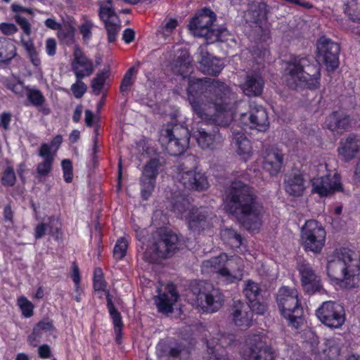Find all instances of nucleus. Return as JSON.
Listing matches in <instances>:
<instances>
[{"mask_svg":"<svg viewBox=\"0 0 360 360\" xmlns=\"http://www.w3.org/2000/svg\"><path fill=\"white\" fill-rule=\"evenodd\" d=\"M224 281L233 283L242 280L243 277V264L240 257L233 256L227 259Z\"/></svg>","mask_w":360,"mask_h":360,"instance_id":"obj_28","label":"nucleus"},{"mask_svg":"<svg viewBox=\"0 0 360 360\" xmlns=\"http://www.w3.org/2000/svg\"><path fill=\"white\" fill-rule=\"evenodd\" d=\"M222 239L231 247L239 248L242 245V237L232 229H225L221 233Z\"/></svg>","mask_w":360,"mask_h":360,"instance_id":"obj_41","label":"nucleus"},{"mask_svg":"<svg viewBox=\"0 0 360 360\" xmlns=\"http://www.w3.org/2000/svg\"><path fill=\"white\" fill-rule=\"evenodd\" d=\"M283 165V154L278 149L269 150L263 162L264 169L271 176L276 175Z\"/></svg>","mask_w":360,"mask_h":360,"instance_id":"obj_34","label":"nucleus"},{"mask_svg":"<svg viewBox=\"0 0 360 360\" xmlns=\"http://www.w3.org/2000/svg\"><path fill=\"white\" fill-rule=\"evenodd\" d=\"M135 68L134 67H131L124 74L120 87V90L122 94H128L134 83L133 76L135 74Z\"/></svg>","mask_w":360,"mask_h":360,"instance_id":"obj_44","label":"nucleus"},{"mask_svg":"<svg viewBox=\"0 0 360 360\" xmlns=\"http://www.w3.org/2000/svg\"><path fill=\"white\" fill-rule=\"evenodd\" d=\"M284 190L289 195L300 197L305 189V180L302 174L299 172H292L285 176L283 181Z\"/></svg>","mask_w":360,"mask_h":360,"instance_id":"obj_25","label":"nucleus"},{"mask_svg":"<svg viewBox=\"0 0 360 360\" xmlns=\"http://www.w3.org/2000/svg\"><path fill=\"white\" fill-rule=\"evenodd\" d=\"M53 329L51 321H41L39 322L33 328L32 333L28 336L27 341L33 347L37 346L44 335Z\"/></svg>","mask_w":360,"mask_h":360,"instance_id":"obj_36","label":"nucleus"},{"mask_svg":"<svg viewBox=\"0 0 360 360\" xmlns=\"http://www.w3.org/2000/svg\"><path fill=\"white\" fill-rule=\"evenodd\" d=\"M53 160H51V158H48L46 160L44 159V161L39 163L37 166V172L40 176H45L49 174L53 166Z\"/></svg>","mask_w":360,"mask_h":360,"instance_id":"obj_54","label":"nucleus"},{"mask_svg":"<svg viewBox=\"0 0 360 360\" xmlns=\"http://www.w3.org/2000/svg\"><path fill=\"white\" fill-rule=\"evenodd\" d=\"M160 167L159 160L153 158L150 160L143 167L140 184L141 195L144 200L148 198L155 188Z\"/></svg>","mask_w":360,"mask_h":360,"instance_id":"obj_18","label":"nucleus"},{"mask_svg":"<svg viewBox=\"0 0 360 360\" xmlns=\"http://www.w3.org/2000/svg\"><path fill=\"white\" fill-rule=\"evenodd\" d=\"M75 32L72 26L64 25L59 29L57 36L62 43L70 46L75 43Z\"/></svg>","mask_w":360,"mask_h":360,"instance_id":"obj_40","label":"nucleus"},{"mask_svg":"<svg viewBox=\"0 0 360 360\" xmlns=\"http://www.w3.org/2000/svg\"><path fill=\"white\" fill-rule=\"evenodd\" d=\"M359 151L360 138L354 134H349L342 139L338 148L339 155L345 162H349L355 158Z\"/></svg>","mask_w":360,"mask_h":360,"instance_id":"obj_27","label":"nucleus"},{"mask_svg":"<svg viewBox=\"0 0 360 360\" xmlns=\"http://www.w3.org/2000/svg\"><path fill=\"white\" fill-rule=\"evenodd\" d=\"M26 95L31 104L36 107L43 105L46 101L41 91L37 89L26 87Z\"/></svg>","mask_w":360,"mask_h":360,"instance_id":"obj_43","label":"nucleus"},{"mask_svg":"<svg viewBox=\"0 0 360 360\" xmlns=\"http://www.w3.org/2000/svg\"><path fill=\"white\" fill-rule=\"evenodd\" d=\"M94 27V22L88 19H84V22L79 26V30L82 36V39L86 44L91 39Z\"/></svg>","mask_w":360,"mask_h":360,"instance_id":"obj_49","label":"nucleus"},{"mask_svg":"<svg viewBox=\"0 0 360 360\" xmlns=\"http://www.w3.org/2000/svg\"><path fill=\"white\" fill-rule=\"evenodd\" d=\"M176 179L185 188L189 190L203 191L209 187L206 175L196 169H188L185 162L179 166Z\"/></svg>","mask_w":360,"mask_h":360,"instance_id":"obj_14","label":"nucleus"},{"mask_svg":"<svg viewBox=\"0 0 360 360\" xmlns=\"http://www.w3.org/2000/svg\"><path fill=\"white\" fill-rule=\"evenodd\" d=\"M179 295L172 286L167 292L160 294L155 299V303L158 311L163 314H169L173 311V305L177 301Z\"/></svg>","mask_w":360,"mask_h":360,"instance_id":"obj_33","label":"nucleus"},{"mask_svg":"<svg viewBox=\"0 0 360 360\" xmlns=\"http://www.w3.org/2000/svg\"><path fill=\"white\" fill-rule=\"evenodd\" d=\"M350 124V117L342 110L333 112L326 117L325 121V125L328 129L338 133L348 129Z\"/></svg>","mask_w":360,"mask_h":360,"instance_id":"obj_30","label":"nucleus"},{"mask_svg":"<svg viewBox=\"0 0 360 360\" xmlns=\"http://www.w3.org/2000/svg\"><path fill=\"white\" fill-rule=\"evenodd\" d=\"M73 56L74 58L71 67L75 77L90 76L94 70L93 62L87 58L78 46L75 47Z\"/></svg>","mask_w":360,"mask_h":360,"instance_id":"obj_23","label":"nucleus"},{"mask_svg":"<svg viewBox=\"0 0 360 360\" xmlns=\"http://www.w3.org/2000/svg\"><path fill=\"white\" fill-rule=\"evenodd\" d=\"M226 210L248 231L258 230L262 222L264 207L254 190L241 180L231 182L225 199Z\"/></svg>","mask_w":360,"mask_h":360,"instance_id":"obj_2","label":"nucleus"},{"mask_svg":"<svg viewBox=\"0 0 360 360\" xmlns=\"http://www.w3.org/2000/svg\"><path fill=\"white\" fill-rule=\"evenodd\" d=\"M240 124L259 131H266L269 127L267 112L262 106L251 104L250 111L241 114Z\"/></svg>","mask_w":360,"mask_h":360,"instance_id":"obj_17","label":"nucleus"},{"mask_svg":"<svg viewBox=\"0 0 360 360\" xmlns=\"http://www.w3.org/2000/svg\"><path fill=\"white\" fill-rule=\"evenodd\" d=\"M215 20V13L211 9L204 8L192 18L188 29L194 36L204 37L207 44L223 41L228 36V30L226 28H212Z\"/></svg>","mask_w":360,"mask_h":360,"instance_id":"obj_5","label":"nucleus"},{"mask_svg":"<svg viewBox=\"0 0 360 360\" xmlns=\"http://www.w3.org/2000/svg\"><path fill=\"white\" fill-rule=\"evenodd\" d=\"M243 127L233 126L231 128V143L236 149L239 156L246 161L252 154V146L250 141L245 135Z\"/></svg>","mask_w":360,"mask_h":360,"instance_id":"obj_24","label":"nucleus"},{"mask_svg":"<svg viewBox=\"0 0 360 360\" xmlns=\"http://www.w3.org/2000/svg\"><path fill=\"white\" fill-rule=\"evenodd\" d=\"M323 352L327 360H335L340 354V347L335 340H327Z\"/></svg>","mask_w":360,"mask_h":360,"instance_id":"obj_42","label":"nucleus"},{"mask_svg":"<svg viewBox=\"0 0 360 360\" xmlns=\"http://www.w3.org/2000/svg\"><path fill=\"white\" fill-rule=\"evenodd\" d=\"M177 26V20L175 19H170L167 22L163 27V34L169 35Z\"/></svg>","mask_w":360,"mask_h":360,"instance_id":"obj_64","label":"nucleus"},{"mask_svg":"<svg viewBox=\"0 0 360 360\" xmlns=\"http://www.w3.org/2000/svg\"><path fill=\"white\" fill-rule=\"evenodd\" d=\"M353 255L351 250L340 248L328 256V276L331 280L343 282L347 288H354L360 282L359 261Z\"/></svg>","mask_w":360,"mask_h":360,"instance_id":"obj_3","label":"nucleus"},{"mask_svg":"<svg viewBox=\"0 0 360 360\" xmlns=\"http://www.w3.org/2000/svg\"><path fill=\"white\" fill-rule=\"evenodd\" d=\"M302 285L309 294H313L319 291L321 288L319 276L309 263L302 262L297 267Z\"/></svg>","mask_w":360,"mask_h":360,"instance_id":"obj_21","label":"nucleus"},{"mask_svg":"<svg viewBox=\"0 0 360 360\" xmlns=\"http://www.w3.org/2000/svg\"><path fill=\"white\" fill-rule=\"evenodd\" d=\"M18 305L24 317L30 318L33 315L34 306L25 297L22 296L18 299Z\"/></svg>","mask_w":360,"mask_h":360,"instance_id":"obj_50","label":"nucleus"},{"mask_svg":"<svg viewBox=\"0 0 360 360\" xmlns=\"http://www.w3.org/2000/svg\"><path fill=\"white\" fill-rule=\"evenodd\" d=\"M246 347L243 352L247 360H274L271 351L264 345L259 334L249 335L245 340Z\"/></svg>","mask_w":360,"mask_h":360,"instance_id":"obj_15","label":"nucleus"},{"mask_svg":"<svg viewBox=\"0 0 360 360\" xmlns=\"http://www.w3.org/2000/svg\"><path fill=\"white\" fill-rule=\"evenodd\" d=\"M0 30L5 35H11L16 33L18 29L13 23L1 22L0 24Z\"/></svg>","mask_w":360,"mask_h":360,"instance_id":"obj_61","label":"nucleus"},{"mask_svg":"<svg viewBox=\"0 0 360 360\" xmlns=\"http://www.w3.org/2000/svg\"><path fill=\"white\" fill-rule=\"evenodd\" d=\"M3 83L8 89L11 90L16 95H18L21 97L24 96V90H26L27 86H24V84L22 81L18 80L16 82L8 78H6Z\"/></svg>","mask_w":360,"mask_h":360,"instance_id":"obj_45","label":"nucleus"},{"mask_svg":"<svg viewBox=\"0 0 360 360\" xmlns=\"http://www.w3.org/2000/svg\"><path fill=\"white\" fill-rule=\"evenodd\" d=\"M172 211L177 217H184L193 231L200 232L208 227L207 212L202 208H191L189 199L182 195L175 196L172 202Z\"/></svg>","mask_w":360,"mask_h":360,"instance_id":"obj_7","label":"nucleus"},{"mask_svg":"<svg viewBox=\"0 0 360 360\" xmlns=\"http://www.w3.org/2000/svg\"><path fill=\"white\" fill-rule=\"evenodd\" d=\"M228 256L225 253L220 254L218 257L205 260L202 264V271L205 273H217L224 280L226 264Z\"/></svg>","mask_w":360,"mask_h":360,"instance_id":"obj_32","label":"nucleus"},{"mask_svg":"<svg viewBox=\"0 0 360 360\" xmlns=\"http://www.w3.org/2000/svg\"><path fill=\"white\" fill-rule=\"evenodd\" d=\"M156 354L158 360H181L183 356L187 358L189 352L181 343L167 345L160 342L156 347Z\"/></svg>","mask_w":360,"mask_h":360,"instance_id":"obj_22","label":"nucleus"},{"mask_svg":"<svg viewBox=\"0 0 360 360\" xmlns=\"http://www.w3.org/2000/svg\"><path fill=\"white\" fill-rule=\"evenodd\" d=\"M51 146L46 143H44L41 145L39 150V155L44 159L46 160L48 158H51V160H54V154H52L51 152Z\"/></svg>","mask_w":360,"mask_h":360,"instance_id":"obj_60","label":"nucleus"},{"mask_svg":"<svg viewBox=\"0 0 360 360\" xmlns=\"http://www.w3.org/2000/svg\"><path fill=\"white\" fill-rule=\"evenodd\" d=\"M84 77H76V82L71 86V91L76 98H82L87 90V86L82 81Z\"/></svg>","mask_w":360,"mask_h":360,"instance_id":"obj_51","label":"nucleus"},{"mask_svg":"<svg viewBox=\"0 0 360 360\" xmlns=\"http://www.w3.org/2000/svg\"><path fill=\"white\" fill-rule=\"evenodd\" d=\"M309 60L307 57L293 56L285 63L283 78L286 85L290 89L298 87L315 89L319 84L320 74L316 68L311 75L305 68H309Z\"/></svg>","mask_w":360,"mask_h":360,"instance_id":"obj_4","label":"nucleus"},{"mask_svg":"<svg viewBox=\"0 0 360 360\" xmlns=\"http://www.w3.org/2000/svg\"><path fill=\"white\" fill-rule=\"evenodd\" d=\"M193 136L198 146L204 150H214L219 148L223 142V137L219 133L217 127L209 130L202 126L193 130Z\"/></svg>","mask_w":360,"mask_h":360,"instance_id":"obj_19","label":"nucleus"},{"mask_svg":"<svg viewBox=\"0 0 360 360\" xmlns=\"http://www.w3.org/2000/svg\"><path fill=\"white\" fill-rule=\"evenodd\" d=\"M14 19L18 25L21 27L23 32L26 35L30 36L31 34V25L28 20L19 14L15 15Z\"/></svg>","mask_w":360,"mask_h":360,"instance_id":"obj_57","label":"nucleus"},{"mask_svg":"<svg viewBox=\"0 0 360 360\" xmlns=\"http://www.w3.org/2000/svg\"><path fill=\"white\" fill-rule=\"evenodd\" d=\"M11 117L12 115L10 112H3L0 115V127L5 130H8Z\"/></svg>","mask_w":360,"mask_h":360,"instance_id":"obj_62","label":"nucleus"},{"mask_svg":"<svg viewBox=\"0 0 360 360\" xmlns=\"http://www.w3.org/2000/svg\"><path fill=\"white\" fill-rule=\"evenodd\" d=\"M204 290H200L197 298L201 302L204 301L205 304L203 307L210 313L217 311L224 304V295L218 288H214L212 285L205 283Z\"/></svg>","mask_w":360,"mask_h":360,"instance_id":"obj_20","label":"nucleus"},{"mask_svg":"<svg viewBox=\"0 0 360 360\" xmlns=\"http://www.w3.org/2000/svg\"><path fill=\"white\" fill-rule=\"evenodd\" d=\"M311 181V192L318 194L320 197H326L335 192L342 191L341 178L338 173H335L333 176L326 174L314 177Z\"/></svg>","mask_w":360,"mask_h":360,"instance_id":"obj_16","label":"nucleus"},{"mask_svg":"<svg viewBox=\"0 0 360 360\" xmlns=\"http://www.w3.org/2000/svg\"><path fill=\"white\" fill-rule=\"evenodd\" d=\"M104 292L107 300V308L108 309L110 316L112 320L114 330L117 336L116 339L117 341H118V340L122 337V330L123 328L122 318L121 314L116 309L113 304L110 291L105 290Z\"/></svg>","mask_w":360,"mask_h":360,"instance_id":"obj_35","label":"nucleus"},{"mask_svg":"<svg viewBox=\"0 0 360 360\" xmlns=\"http://www.w3.org/2000/svg\"><path fill=\"white\" fill-rule=\"evenodd\" d=\"M317 319L326 326L338 329L345 322V311L344 307L334 301L323 302L316 309Z\"/></svg>","mask_w":360,"mask_h":360,"instance_id":"obj_11","label":"nucleus"},{"mask_svg":"<svg viewBox=\"0 0 360 360\" xmlns=\"http://www.w3.org/2000/svg\"><path fill=\"white\" fill-rule=\"evenodd\" d=\"M276 302L282 316L288 325L299 328L303 322V310L295 288L283 286L278 289Z\"/></svg>","mask_w":360,"mask_h":360,"instance_id":"obj_6","label":"nucleus"},{"mask_svg":"<svg viewBox=\"0 0 360 360\" xmlns=\"http://www.w3.org/2000/svg\"><path fill=\"white\" fill-rule=\"evenodd\" d=\"M249 304L250 306L252 314L255 312L259 315H264L267 310V307L264 302H261L259 300L255 302H250Z\"/></svg>","mask_w":360,"mask_h":360,"instance_id":"obj_58","label":"nucleus"},{"mask_svg":"<svg viewBox=\"0 0 360 360\" xmlns=\"http://www.w3.org/2000/svg\"><path fill=\"white\" fill-rule=\"evenodd\" d=\"M49 232V226L47 223H40L35 227L34 237L36 239L41 238L46 233Z\"/></svg>","mask_w":360,"mask_h":360,"instance_id":"obj_63","label":"nucleus"},{"mask_svg":"<svg viewBox=\"0 0 360 360\" xmlns=\"http://www.w3.org/2000/svg\"><path fill=\"white\" fill-rule=\"evenodd\" d=\"M108 77V70H102L97 73L96 77H94L91 82V87L93 91L96 94H99L101 91L104 83Z\"/></svg>","mask_w":360,"mask_h":360,"instance_id":"obj_47","label":"nucleus"},{"mask_svg":"<svg viewBox=\"0 0 360 360\" xmlns=\"http://www.w3.org/2000/svg\"><path fill=\"white\" fill-rule=\"evenodd\" d=\"M179 238L176 234L161 230L151 247L143 253V259L149 263H157L160 259L172 256L178 249Z\"/></svg>","mask_w":360,"mask_h":360,"instance_id":"obj_8","label":"nucleus"},{"mask_svg":"<svg viewBox=\"0 0 360 360\" xmlns=\"http://www.w3.org/2000/svg\"><path fill=\"white\" fill-rule=\"evenodd\" d=\"M200 54L201 59L200 60V70L207 75H217L221 72L224 68L223 62L215 57H213L207 52L203 51L202 46H200Z\"/></svg>","mask_w":360,"mask_h":360,"instance_id":"obj_29","label":"nucleus"},{"mask_svg":"<svg viewBox=\"0 0 360 360\" xmlns=\"http://www.w3.org/2000/svg\"><path fill=\"white\" fill-rule=\"evenodd\" d=\"M187 94L193 112L202 121L226 127L232 120L229 108L236 96L224 82L210 78L189 80Z\"/></svg>","mask_w":360,"mask_h":360,"instance_id":"obj_1","label":"nucleus"},{"mask_svg":"<svg viewBox=\"0 0 360 360\" xmlns=\"http://www.w3.org/2000/svg\"><path fill=\"white\" fill-rule=\"evenodd\" d=\"M173 70L185 79L193 71L190 55L186 51H182L174 62Z\"/></svg>","mask_w":360,"mask_h":360,"instance_id":"obj_37","label":"nucleus"},{"mask_svg":"<svg viewBox=\"0 0 360 360\" xmlns=\"http://www.w3.org/2000/svg\"><path fill=\"white\" fill-rule=\"evenodd\" d=\"M160 141L169 155L179 156L188 146V130L179 124L167 125L161 131Z\"/></svg>","mask_w":360,"mask_h":360,"instance_id":"obj_9","label":"nucleus"},{"mask_svg":"<svg viewBox=\"0 0 360 360\" xmlns=\"http://www.w3.org/2000/svg\"><path fill=\"white\" fill-rule=\"evenodd\" d=\"M63 172V178L65 182L70 183L73 179L72 162L68 159H65L61 162Z\"/></svg>","mask_w":360,"mask_h":360,"instance_id":"obj_55","label":"nucleus"},{"mask_svg":"<svg viewBox=\"0 0 360 360\" xmlns=\"http://www.w3.org/2000/svg\"><path fill=\"white\" fill-rule=\"evenodd\" d=\"M16 181V176L12 167L8 166L3 174L1 183L6 186H13Z\"/></svg>","mask_w":360,"mask_h":360,"instance_id":"obj_53","label":"nucleus"},{"mask_svg":"<svg viewBox=\"0 0 360 360\" xmlns=\"http://www.w3.org/2000/svg\"><path fill=\"white\" fill-rule=\"evenodd\" d=\"M57 43L54 38H48L45 41V51L49 56H54L56 53Z\"/></svg>","mask_w":360,"mask_h":360,"instance_id":"obj_59","label":"nucleus"},{"mask_svg":"<svg viewBox=\"0 0 360 360\" xmlns=\"http://www.w3.org/2000/svg\"><path fill=\"white\" fill-rule=\"evenodd\" d=\"M232 317L234 323L240 327H250L252 322L250 306L240 300H235L232 307Z\"/></svg>","mask_w":360,"mask_h":360,"instance_id":"obj_26","label":"nucleus"},{"mask_svg":"<svg viewBox=\"0 0 360 360\" xmlns=\"http://www.w3.org/2000/svg\"><path fill=\"white\" fill-rule=\"evenodd\" d=\"M49 234L51 235L55 240H59L62 238L63 233L60 229L59 220L54 217L48 218Z\"/></svg>","mask_w":360,"mask_h":360,"instance_id":"obj_48","label":"nucleus"},{"mask_svg":"<svg viewBox=\"0 0 360 360\" xmlns=\"http://www.w3.org/2000/svg\"><path fill=\"white\" fill-rule=\"evenodd\" d=\"M340 46L330 39L322 36L317 41V60L323 63L328 71H333L338 68Z\"/></svg>","mask_w":360,"mask_h":360,"instance_id":"obj_13","label":"nucleus"},{"mask_svg":"<svg viewBox=\"0 0 360 360\" xmlns=\"http://www.w3.org/2000/svg\"><path fill=\"white\" fill-rule=\"evenodd\" d=\"M326 233L316 220H307L301 229L300 240L305 251L320 253L325 245Z\"/></svg>","mask_w":360,"mask_h":360,"instance_id":"obj_10","label":"nucleus"},{"mask_svg":"<svg viewBox=\"0 0 360 360\" xmlns=\"http://www.w3.org/2000/svg\"><path fill=\"white\" fill-rule=\"evenodd\" d=\"M261 291L258 283L252 280L245 281L243 293L250 302L259 300L261 296Z\"/></svg>","mask_w":360,"mask_h":360,"instance_id":"obj_38","label":"nucleus"},{"mask_svg":"<svg viewBox=\"0 0 360 360\" xmlns=\"http://www.w3.org/2000/svg\"><path fill=\"white\" fill-rule=\"evenodd\" d=\"M97 4L99 7L98 16L104 24L108 41L112 43L116 41L120 30V20L115 13L112 0H98Z\"/></svg>","mask_w":360,"mask_h":360,"instance_id":"obj_12","label":"nucleus"},{"mask_svg":"<svg viewBox=\"0 0 360 360\" xmlns=\"http://www.w3.org/2000/svg\"><path fill=\"white\" fill-rule=\"evenodd\" d=\"M212 340L207 342V356L205 357L207 360H229L226 355L219 352L218 349L212 346Z\"/></svg>","mask_w":360,"mask_h":360,"instance_id":"obj_52","label":"nucleus"},{"mask_svg":"<svg viewBox=\"0 0 360 360\" xmlns=\"http://www.w3.org/2000/svg\"><path fill=\"white\" fill-rule=\"evenodd\" d=\"M235 335L233 333H218L217 337L208 340L207 343L212 340V346L218 349L219 352L221 347L231 345L235 341Z\"/></svg>","mask_w":360,"mask_h":360,"instance_id":"obj_39","label":"nucleus"},{"mask_svg":"<svg viewBox=\"0 0 360 360\" xmlns=\"http://www.w3.org/2000/svg\"><path fill=\"white\" fill-rule=\"evenodd\" d=\"M264 5H259L257 8L250 10L249 14L252 16L253 22L259 24L262 20L266 19V12Z\"/></svg>","mask_w":360,"mask_h":360,"instance_id":"obj_56","label":"nucleus"},{"mask_svg":"<svg viewBox=\"0 0 360 360\" xmlns=\"http://www.w3.org/2000/svg\"><path fill=\"white\" fill-rule=\"evenodd\" d=\"M128 240L123 237L120 238L114 247L113 256L117 260L122 259L127 253Z\"/></svg>","mask_w":360,"mask_h":360,"instance_id":"obj_46","label":"nucleus"},{"mask_svg":"<svg viewBox=\"0 0 360 360\" xmlns=\"http://www.w3.org/2000/svg\"><path fill=\"white\" fill-rule=\"evenodd\" d=\"M264 86V81L261 74L253 72L247 75L241 89L246 96H257L262 94Z\"/></svg>","mask_w":360,"mask_h":360,"instance_id":"obj_31","label":"nucleus"}]
</instances>
